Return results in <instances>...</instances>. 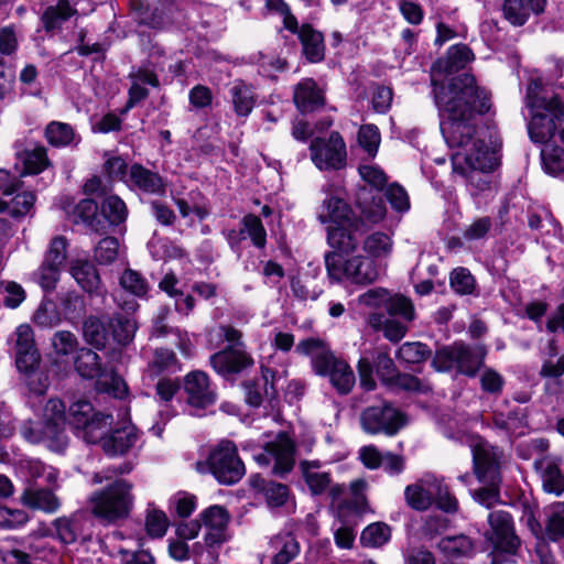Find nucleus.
Wrapping results in <instances>:
<instances>
[{
	"label": "nucleus",
	"mask_w": 564,
	"mask_h": 564,
	"mask_svg": "<svg viewBox=\"0 0 564 564\" xmlns=\"http://www.w3.org/2000/svg\"><path fill=\"white\" fill-rule=\"evenodd\" d=\"M473 50L465 43L451 45L445 55L430 67L431 96L441 117V132L448 142L462 144L470 137L473 119L491 108V94L478 85L476 76L465 70L474 61Z\"/></svg>",
	"instance_id": "obj_1"
},
{
	"label": "nucleus",
	"mask_w": 564,
	"mask_h": 564,
	"mask_svg": "<svg viewBox=\"0 0 564 564\" xmlns=\"http://www.w3.org/2000/svg\"><path fill=\"white\" fill-rule=\"evenodd\" d=\"M477 127V119H473L474 131L462 144H453L445 134L443 137L451 149H458L451 156L453 172L465 177L477 191L485 192L490 188L489 174L500 165V158L498 151L478 137Z\"/></svg>",
	"instance_id": "obj_2"
},
{
	"label": "nucleus",
	"mask_w": 564,
	"mask_h": 564,
	"mask_svg": "<svg viewBox=\"0 0 564 564\" xmlns=\"http://www.w3.org/2000/svg\"><path fill=\"white\" fill-rule=\"evenodd\" d=\"M542 78H531L525 88L524 105L529 111L527 131L530 141L546 145L564 123V99L556 93L543 94Z\"/></svg>",
	"instance_id": "obj_3"
},
{
	"label": "nucleus",
	"mask_w": 564,
	"mask_h": 564,
	"mask_svg": "<svg viewBox=\"0 0 564 564\" xmlns=\"http://www.w3.org/2000/svg\"><path fill=\"white\" fill-rule=\"evenodd\" d=\"M137 323L122 313L89 315L82 325L84 341L105 352H122L134 338Z\"/></svg>",
	"instance_id": "obj_4"
},
{
	"label": "nucleus",
	"mask_w": 564,
	"mask_h": 564,
	"mask_svg": "<svg viewBox=\"0 0 564 564\" xmlns=\"http://www.w3.org/2000/svg\"><path fill=\"white\" fill-rule=\"evenodd\" d=\"M359 247V239L352 247L332 249L324 254V263L330 282H349L356 285H369L379 278L376 260L362 254H354Z\"/></svg>",
	"instance_id": "obj_5"
},
{
	"label": "nucleus",
	"mask_w": 564,
	"mask_h": 564,
	"mask_svg": "<svg viewBox=\"0 0 564 564\" xmlns=\"http://www.w3.org/2000/svg\"><path fill=\"white\" fill-rule=\"evenodd\" d=\"M325 213L318 216L322 224H328L327 243L332 249L352 247L356 239H360L362 221L351 205L340 197L337 192L328 193L322 203Z\"/></svg>",
	"instance_id": "obj_6"
},
{
	"label": "nucleus",
	"mask_w": 564,
	"mask_h": 564,
	"mask_svg": "<svg viewBox=\"0 0 564 564\" xmlns=\"http://www.w3.org/2000/svg\"><path fill=\"white\" fill-rule=\"evenodd\" d=\"M65 406L58 399H51L44 408L42 421H28L21 427L22 436L30 443L44 444L52 452H63L68 445L64 430Z\"/></svg>",
	"instance_id": "obj_7"
},
{
	"label": "nucleus",
	"mask_w": 564,
	"mask_h": 564,
	"mask_svg": "<svg viewBox=\"0 0 564 564\" xmlns=\"http://www.w3.org/2000/svg\"><path fill=\"white\" fill-rule=\"evenodd\" d=\"M133 485L126 479H116L90 497L91 512L109 522L129 516L134 501Z\"/></svg>",
	"instance_id": "obj_8"
},
{
	"label": "nucleus",
	"mask_w": 564,
	"mask_h": 564,
	"mask_svg": "<svg viewBox=\"0 0 564 564\" xmlns=\"http://www.w3.org/2000/svg\"><path fill=\"white\" fill-rule=\"evenodd\" d=\"M404 496L408 505L420 511L427 510L434 502L445 512H454L458 506L443 479L434 475H425L416 482L409 485Z\"/></svg>",
	"instance_id": "obj_9"
},
{
	"label": "nucleus",
	"mask_w": 564,
	"mask_h": 564,
	"mask_svg": "<svg viewBox=\"0 0 564 564\" xmlns=\"http://www.w3.org/2000/svg\"><path fill=\"white\" fill-rule=\"evenodd\" d=\"M67 421L86 443H97L111 424L112 416L96 411L90 402L79 400L69 406Z\"/></svg>",
	"instance_id": "obj_10"
},
{
	"label": "nucleus",
	"mask_w": 564,
	"mask_h": 564,
	"mask_svg": "<svg viewBox=\"0 0 564 564\" xmlns=\"http://www.w3.org/2000/svg\"><path fill=\"white\" fill-rule=\"evenodd\" d=\"M75 367L83 378H95L99 391L119 399L127 394L128 388L126 382L99 355H77Z\"/></svg>",
	"instance_id": "obj_11"
},
{
	"label": "nucleus",
	"mask_w": 564,
	"mask_h": 564,
	"mask_svg": "<svg viewBox=\"0 0 564 564\" xmlns=\"http://www.w3.org/2000/svg\"><path fill=\"white\" fill-rule=\"evenodd\" d=\"M308 150L311 161L322 172L340 171L347 165L346 142L338 131L327 138H312Z\"/></svg>",
	"instance_id": "obj_12"
},
{
	"label": "nucleus",
	"mask_w": 564,
	"mask_h": 564,
	"mask_svg": "<svg viewBox=\"0 0 564 564\" xmlns=\"http://www.w3.org/2000/svg\"><path fill=\"white\" fill-rule=\"evenodd\" d=\"M207 466L215 478L225 485H231L245 475V465L238 457L234 443L226 441L215 447L207 459Z\"/></svg>",
	"instance_id": "obj_13"
},
{
	"label": "nucleus",
	"mask_w": 564,
	"mask_h": 564,
	"mask_svg": "<svg viewBox=\"0 0 564 564\" xmlns=\"http://www.w3.org/2000/svg\"><path fill=\"white\" fill-rule=\"evenodd\" d=\"M358 368L360 383L366 390H372L376 386L375 380L372 379L373 372H376L384 382L395 383L408 390L417 388V381L414 377L401 375L397 371L389 355H378L375 369L367 358H361L359 360Z\"/></svg>",
	"instance_id": "obj_14"
},
{
	"label": "nucleus",
	"mask_w": 564,
	"mask_h": 564,
	"mask_svg": "<svg viewBox=\"0 0 564 564\" xmlns=\"http://www.w3.org/2000/svg\"><path fill=\"white\" fill-rule=\"evenodd\" d=\"M404 413L391 404L373 405L365 409L360 415L362 430L368 434H380L392 436L406 424Z\"/></svg>",
	"instance_id": "obj_15"
},
{
	"label": "nucleus",
	"mask_w": 564,
	"mask_h": 564,
	"mask_svg": "<svg viewBox=\"0 0 564 564\" xmlns=\"http://www.w3.org/2000/svg\"><path fill=\"white\" fill-rule=\"evenodd\" d=\"M261 453H254V460L261 466L272 465L276 475L289 473L294 465V442L286 433H279L274 440L263 444Z\"/></svg>",
	"instance_id": "obj_16"
},
{
	"label": "nucleus",
	"mask_w": 564,
	"mask_h": 564,
	"mask_svg": "<svg viewBox=\"0 0 564 564\" xmlns=\"http://www.w3.org/2000/svg\"><path fill=\"white\" fill-rule=\"evenodd\" d=\"M490 529L486 538L492 546L494 561L502 554H513L519 546V539L514 534L513 523L507 511L497 510L488 516Z\"/></svg>",
	"instance_id": "obj_17"
},
{
	"label": "nucleus",
	"mask_w": 564,
	"mask_h": 564,
	"mask_svg": "<svg viewBox=\"0 0 564 564\" xmlns=\"http://www.w3.org/2000/svg\"><path fill=\"white\" fill-rule=\"evenodd\" d=\"M180 370L181 366L176 360L175 355H155V358L149 362V366L144 371V377L150 380H154L160 377L155 386V390L161 401H171L178 391V380L170 379L167 376L176 373Z\"/></svg>",
	"instance_id": "obj_18"
},
{
	"label": "nucleus",
	"mask_w": 564,
	"mask_h": 564,
	"mask_svg": "<svg viewBox=\"0 0 564 564\" xmlns=\"http://www.w3.org/2000/svg\"><path fill=\"white\" fill-rule=\"evenodd\" d=\"M473 454L474 471L480 482L496 485L498 480V468L500 452L497 447L479 436H473L469 442Z\"/></svg>",
	"instance_id": "obj_19"
},
{
	"label": "nucleus",
	"mask_w": 564,
	"mask_h": 564,
	"mask_svg": "<svg viewBox=\"0 0 564 564\" xmlns=\"http://www.w3.org/2000/svg\"><path fill=\"white\" fill-rule=\"evenodd\" d=\"M316 373L328 376L339 393H348L355 384V375L343 359L335 355H315L312 360Z\"/></svg>",
	"instance_id": "obj_20"
},
{
	"label": "nucleus",
	"mask_w": 564,
	"mask_h": 564,
	"mask_svg": "<svg viewBox=\"0 0 564 564\" xmlns=\"http://www.w3.org/2000/svg\"><path fill=\"white\" fill-rule=\"evenodd\" d=\"M19 50V41L14 25L0 28V100L6 99L15 82L14 67L6 57L13 56Z\"/></svg>",
	"instance_id": "obj_21"
},
{
	"label": "nucleus",
	"mask_w": 564,
	"mask_h": 564,
	"mask_svg": "<svg viewBox=\"0 0 564 564\" xmlns=\"http://www.w3.org/2000/svg\"><path fill=\"white\" fill-rule=\"evenodd\" d=\"M15 366L30 392L36 395L46 392L50 386L47 365L41 355H17Z\"/></svg>",
	"instance_id": "obj_22"
},
{
	"label": "nucleus",
	"mask_w": 564,
	"mask_h": 564,
	"mask_svg": "<svg viewBox=\"0 0 564 564\" xmlns=\"http://www.w3.org/2000/svg\"><path fill=\"white\" fill-rule=\"evenodd\" d=\"M100 236L126 228L129 209L126 202L117 194L104 195L99 199Z\"/></svg>",
	"instance_id": "obj_23"
},
{
	"label": "nucleus",
	"mask_w": 564,
	"mask_h": 564,
	"mask_svg": "<svg viewBox=\"0 0 564 564\" xmlns=\"http://www.w3.org/2000/svg\"><path fill=\"white\" fill-rule=\"evenodd\" d=\"M127 186L148 195L164 196L166 183L164 177L143 164L134 162L130 165Z\"/></svg>",
	"instance_id": "obj_24"
},
{
	"label": "nucleus",
	"mask_w": 564,
	"mask_h": 564,
	"mask_svg": "<svg viewBox=\"0 0 564 564\" xmlns=\"http://www.w3.org/2000/svg\"><path fill=\"white\" fill-rule=\"evenodd\" d=\"M138 440L139 433L135 426L129 420H124L112 429L108 435L104 434L99 441L107 455L120 456L134 447Z\"/></svg>",
	"instance_id": "obj_25"
},
{
	"label": "nucleus",
	"mask_w": 564,
	"mask_h": 564,
	"mask_svg": "<svg viewBox=\"0 0 564 564\" xmlns=\"http://www.w3.org/2000/svg\"><path fill=\"white\" fill-rule=\"evenodd\" d=\"M356 207L359 210L357 218L362 221L360 237L369 229L368 224L375 225L380 223L387 214L384 199L380 194H373L372 191L361 188L356 197Z\"/></svg>",
	"instance_id": "obj_26"
},
{
	"label": "nucleus",
	"mask_w": 564,
	"mask_h": 564,
	"mask_svg": "<svg viewBox=\"0 0 564 564\" xmlns=\"http://www.w3.org/2000/svg\"><path fill=\"white\" fill-rule=\"evenodd\" d=\"M184 390L191 406L204 409L216 402V393L207 375L203 371L196 370L187 373L184 378Z\"/></svg>",
	"instance_id": "obj_27"
},
{
	"label": "nucleus",
	"mask_w": 564,
	"mask_h": 564,
	"mask_svg": "<svg viewBox=\"0 0 564 564\" xmlns=\"http://www.w3.org/2000/svg\"><path fill=\"white\" fill-rule=\"evenodd\" d=\"M293 102L302 115H308L322 109L326 98L324 91L312 77L301 79L294 87Z\"/></svg>",
	"instance_id": "obj_28"
},
{
	"label": "nucleus",
	"mask_w": 564,
	"mask_h": 564,
	"mask_svg": "<svg viewBox=\"0 0 564 564\" xmlns=\"http://www.w3.org/2000/svg\"><path fill=\"white\" fill-rule=\"evenodd\" d=\"M297 40L302 47V55L310 64H318L325 59L326 45L324 33L314 28L313 24L302 23Z\"/></svg>",
	"instance_id": "obj_29"
},
{
	"label": "nucleus",
	"mask_w": 564,
	"mask_h": 564,
	"mask_svg": "<svg viewBox=\"0 0 564 564\" xmlns=\"http://www.w3.org/2000/svg\"><path fill=\"white\" fill-rule=\"evenodd\" d=\"M432 365L437 371L455 369L458 373L475 376L482 359L481 355H433Z\"/></svg>",
	"instance_id": "obj_30"
},
{
	"label": "nucleus",
	"mask_w": 564,
	"mask_h": 564,
	"mask_svg": "<svg viewBox=\"0 0 564 564\" xmlns=\"http://www.w3.org/2000/svg\"><path fill=\"white\" fill-rule=\"evenodd\" d=\"M229 101L235 115L239 118H248L257 105V94L251 84L243 79H236L228 89Z\"/></svg>",
	"instance_id": "obj_31"
},
{
	"label": "nucleus",
	"mask_w": 564,
	"mask_h": 564,
	"mask_svg": "<svg viewBox=\"0 0 564 564\" xmlns=\"http://www.w3.org/2000/svg\"><path fill=\"white\" fill-rule=\"evenodd\" d=\"M206 528L205 541L208 545L220 544L226 540L228 513L220 506H212L202 513Z\"/></svg>",
	"instance_id": "obj_32"
},
{
	"label": "nucleus",
	"mask_w": 564,
	"mask_h": 564,
	"mask_svg": "<svg viewBox=\"0 0 564 564\" xmlns=\"http://www.w3.org/2000/svg\"><path fill=\"white\" fill-rule=\"evenodd\" d=\"M77 284L89 294H99L101 279L96 265L89 260H75L69 269Z\"/></svg>",
	"instance_id": "obj_33"
},
{
	"label": "nucleus",
	"mask_w": 564,
	"mask_h": 564,
	"mask_svg": "<svg viewBox=\"0 0 564 564\" xmlns=\"http://www.w3.org/2000/svg\"><path fill=\"white\" fill-rule=\"evenodd\" d=\"M23 506L46 513H54L59 508V500L48 489L28 487L20 497Z\"/></svg>",
	"instance_id": "obj_34"
},
{
	"label": "nucleus",
	"mask_w": 564,
	"mask_h": 564,
	"mask_svg": "<svg viewBox=\"0 0 564 564\" xmlns=\"http://www.w3.org/2000/svg\"><path fill=\"white\" fill-rule=\"evenodd\" d=\"M73 223L83 224L90 231L100 235L99 200L91 197L80 199L73 209Z\"/></svg>",
	"instance_id": "obj_35"
},
{
	"label": "nucleus",
	"mask_w": 564,
	"mask_h": 564,
	"mask_svg": "<svg viewBox=\"0 0 564 564\" xmlns=\"http://www.w3.org/2000/svg\"><path fill=\"white\" fill-rule=\"evenodd\" d=\"M540 471L544 491L560 496L564 491V477L557 462L553 458H542L535 464Z\"/></svg>",
	"instance_id": "obj_36"
},
{
	"label": "nucleus",
	"mask_w": 564,
	"mask_h": 564,
	"mask_svg": "<svg viewBox=\"0 0 564 564\" xmlns=\"http://www.w3.org/2000/svg\"><path fill=\"white\" fill-rule=\"evenodd\" d=\"M304 480L313 495H321L330 487L329 473L323 468L318 460L301 463Z\"/></svg>",
	"instance_id": "obj_37"
},
{
	"label": "nucleus",
	"mask_w": 564,
	"mask_h": 564,
	"mask_svg": "<svg viewBox=\"0 0 564 564\" xmlns=\"http://www.w3.org/2000/svg\"><path fill=\"white\" fill-rule=\"evenodd\" d=\"M76 10L68 0H58L56 6H48L41 15L45 32L50 33L61 29L62 24L69 20Z\"/></svg>",
	"instance_id": "obj_38"
},
{
	"label": "nucleus",
	"mask_w": 564,
	"mask_h": 564,
	"mask_svg": "<svg viewBox=\"0 0 564 564\" xmlns=\"http://www.w3.org/2000/svg\"><path fill=\"white\" fill-rule=\"evenodd\" d=\"M210 364L219 375L229 377L250 367L252 359L248 355H212Z\"/></svg>",
	"instance_id": "obj_39"
},
{
	"label": "nucleus",
	"mask_w": 564,
	"mask_h": 564,
	"mask_svg": "<svg viewBox=\"0 0 564 564\" xmlns=\"http://www.w3.org/2000/svg\"><path fill=\"white\" fill-rule=\"evenodd\" d=\"M383 310L391 318L399 317L406 323L413 322L416 317L412 300L401 293H390Z\"/></svg>",
	"instance_id": "obj_40"
},
{
	"label": "nucleus",
	"mask_w": 564,
	"mask_h": 564,
	"mask_svg": "<svg viewBox=\"0 0 564 564\" xmlns=\"http://www.w3.org/2000/svg\"><path fill=\"white\" fill-rule=\"evenodd\" d=\"M174 3H161L160 6L149 7L142 18L137 20L138 25H144L150 29L161 31L170 25L173 21L171 9Z\"/></svg>",
	"instance_id": "obj_41"
},
{
	"label": "nucleus",
	"mask_w": 564,
	"mask_h": 564,
	"mask_svg": "<svg viewBox=\"0 0 564 564\" xmlns=\"http://www.w3.org/2000/svg\"><path fill=\"white\" fill-rule=\"evenodd\" d=\"M59 307L64 317L75 322L86 314V302L82 294L76 291H67L57 295Z\"/></svg>",
	"instance_id": "obj_42"
},
{
	"label": "nucleus",
	"mask_w": 564,
	"mask_h": 564,
	"mask_svg": "<svg viewBox=\"0 0 564 564\" xmlns=\"http://www.w3.org/2000/svg\"><path fill=\"white\" fill-rule=\"evenodd\" d=\"M271 547L275 551L272 564H289L300 551L299 543L291 534L276 535L271 540Z\"/></svg>",
	"instance_id": "obj_43"
},
{
	"label": "nucleus",
	"mask_w": 564,
	"mask_h": 564,
	"mask_svg": "<svg viewBox=\"0 0 564 564\" xmlns=\"http://www.w3.org/2000/svg\"><path fill=\"white\" fill-rule=\"evenodd\" d=\"M371 324L376 329L382 330L384 338L391 343H399L408 333L406 324L395 318H387L383 314H372Z\"/></svg>",
	"instance_id": "obj_44"
},
{
	"label": "nucleus",
	"mask_w": 564,
	"mask_h": 564,
	"mask_svg": "<svg viewBox=\"0 0 564 564\" xmlns=\"http://www.w3.org/2000/svg\"><path fill=\"white\" fill-rule=\"evenodd\" d=\"M393 242L391 238L382 231H376L369 235L364 241V250L366 257L376 260L379 258H387L392 252Z\"/></svg>",
	"instance_id": "obj_45"
},
{
	"label": "nucleus",
	"mask_w": 564,
	"mask_h": 564,
	"mask_svg": "<svg viewBox=\"0 0 564 564\" xmlns=\"http://www.w3.org/2000/svg\"><path fill=\"white\" fill-rule=\"evenodd\" d=\"M241 231L249 237L256 248L262 249L267 245V230L262 220L256 214L249 213L241 218Z\"/></svg>",
	"instance_id": "obj_46"
},
{
	"label": "nucleus",
	"mask_w": 564,
	"mask_h": 564,
	"mask_svg": "<svg viewBox=\"0 0 564 564\" xmlns=\"http://www.w3.org/2000/svg\"><path fill=\"white\" fill-rule=\"evenodd\" d=\"M44 137L50 145L64 148L73 142L75 132L69 123L51 121L45 128Z\"/></svg>",
	"instance_id": "obj_47"
},
{
	"label": "nucleus",
	"mask_w": 564,
	"mask_h": 564,
	"mask_svg": "<svg viewBox=\"0 0 564 564\" xmlns=\"http://www.w3.org/2000/svg\"><path fill=\"white\" fill-rule=\"evenodd\" d=\"M19 468L20 473H24L32 480L44 479L48 484H54L58 477L54 467L45 465L39 459H22Z\"/></svg>",
	"instance_id": "obj_48"
},
{
	"label": "nucleus",
	"mask_w": 564,
	"mask_h": 564,
	"mask_svg": "<svg viewBox=\"0 0 564 564\" xmlns=\"http://www.w3.org/2000/svg\"><path fill=\"white\" fill-rule=\"evenodd\" d=\"M501 12L503 19L513 28L527 24L531 15L525 0H503Z\"/></svg>",
	"instance_id": "obj_49"
},
{
	"label": "nucleus",
	"mask_w": 564,
	"mask_h": 564,
	"mask_svg": "<svg viewBox=\"0 0 564 564\" xmlns=\"http://www.w3.org/2000/svg\"><path fill=\"white\" fill-rule=\"evenodd\" d=\"M541 164L543 171L550 176H560L564 173V149L558 145L541 150Z\"/></svg>",
	"instance_id": "obj_50"
},
{
	"label": "nucleus",
	"mask_w": 564,
	"mask_h": 564,
	"mask_svg": "<svg viewBox=\"0 0 564 564\" xmlns=\"http://www.w3.org/2000/svg\"><path fill=\"white\" fill-rule=\"evenodd\" d=\"M438 549L448 558L467 556L473 551V543L466 535L446 536L438 543Z\"/></svg>",
	"instance_id": "obj_51"
},
{
	"label": "nucleus",
	"mask_w": 564,
	"mask_h": 564,
	"mask_svg": "<svg viewBox=\"0 0 564 564\" xmlns=\"http://www.w3.org/2000/svg\"><path fill=\"white\" fill-rule=\"evenodd\" d=\"M119 283L124 291L137 297H145L150 290L148 280L139 271L129 268L122 272Z\"/></svg>",
	"instance_id": "obj_52"
},
{
	"label": "nucleus",
	"mask_w": 564,
	"mask_h": 564,
	"mask_svg": "<svg viewBox=\"0 0 564 564\" xmlns=\"http://www.w3.org/2000/svg\"><path fill=\"white\" fill-rule=\"evenodd\" d=\"M449 286L459 295H470L476 289V280L469 269L454 268L449 273Z\"/></svg>",
	"instance_id": "obj_53"
},
{
	"label": "nucleus",
	"mask_w": 564,
	"mask_h": 564,
	"mask_svg": "<svg viewBox=\"0 0 564 564\" xmlns=\"http://www.w3.org/2000/svg\"><path fill=\"white\" fill-rule=\"evenodd\" d=\"M166 335H171L174 337V344L175 346L181 350V352H188L191 341L186 337V335H183L181 330L177 328H172L165 324L164 316H158L154 321V324L152 326L151 330V338H161Z\"/></svg>",
	"instance_id": "obj_54"
},
{
	"label": "nucleus",
	"mask_w": 564,
	"mask_h": 564,
	"mask_svg": "<svg viewBox=\"0 0 564 564\" xmlns=\"http://www.w3.org/2000/svg\"><path fill=\"white\" fill-rule=\"evenodd\" d=\"M391 538V530L388 524L376 522L369 524L361 532L360 541L365 546L380 547Z\"/></svg>",
	"instance_id": "obj_55"
},
{
	"label": "nucleus",
	"mask_w": 564,
	"mask_h": 564,
	"mask_svg": "<svg viewBox=\"0 0 564 564\" xmlns=\"http://www.w3.org/2000/svg\"><path fill=\"white\" fill-rule=\"evenodd\" d=\"M357 140L360 148H362L369 156L375 158L381 142L380 130L373 123L362 124L358 130Z\"/></svg>",
	"instance_id": "obj_56"
},
{
	"label": "nucleus",
	"mask_w": 564,
	"mask_h": 564,
	"mask_svg": "<svg viewBox=\"0 0 564 564\" xmlns=\"http://www.w3.org/2000/svg\"><path fill=\"white\" fill-rule=\"evenodd\" d=\"M130 166L120 155H112L105 160L102 172L110 182H122L127 185Z\"/></svg>",
	"instance_id": "obj_57"
},
{
	"label": "nucleus",
	"mask_w": 564,
	"mask_h": 564,
	"mask_svg": "<svg viewBox=\"0 0 564 564\" xmlns=\"http://www.w3.org/2000/svg\"><path fill=\"white\" fill-rule=\"evenodd\" d=\"M68 241L65 236H55L48 246L43 263L62 269L67 259Z\"/></svg>",
	"instance_id": "obj_58"
},
{
	"label": "nucleus",
	"mask_w": 564,
	"mask_h": 564,
	"mask_svg": "<svg viewBox=\"0 0 564 564\" xmlns=\"http://www.w3.org/2000/svg\"><path fill=\"white\" fill-rule=\"evenodd\" d=\"M50 165L47 151L44 147H36L25 153L23 160V174L37 175Z\"/></svg>",
	"instance_id": "obj_59"
},
{
	"label": "nucleus",
	"mask_w": 564,
	"mask_h": 564,
	"mask_svg": "<svg viewBox=\"0 0 564 564\" xmlns=\"http://www.w3.org/2000/svg\"><path fill=\"white\" fill-rule=\"evenodd\" d=\"M547 510L546 534L553 541L564 538V501L550 505Z\"/></svg>",
	"instance_id": "obj_60"
},
{
	"label": "nucleus",
	"mask_w": 564,
	"mask_h": 564,
	"mask_svg": "<svg viewBox=\"0 0 564 564\" xmlns=\"http://www.w3.org/2000/svg\"><path fill=\"white\" fill-rule=\"evenodd\" d=\"M11 200V205L7 209L12 218H22L30 213L36 202V195L32 191H17Z\"/></svg>",
	"instance_id": "obj_61"
},
{
	"label": "nucleus",
	"mask_w": 564,
	"mask_h": 564,
	"mask_svg": "<svg viewBox=\"0 0 564 564\" xmlns=\"http://www.w3.org/2000/svg\"><path fill=\"white\" fill-rule=\"evenodd\" d=\"M104 236L95 248V259L99 264L108 265L118 258L119 240L108 234Z\"/></svg>",
	"instance_id": "obj_62"
},
{
	"label": "nucleus",
	"mask_w": 564,
	"mask_h": 564,
	"mask_svg": "<svg viewBox=\"0 0 564 564\" xmlns=\"http://www.w3.org/2000/svg\"><path fill=\"white\" fill-rule=\"evenodd\" d=\"M169 528V519L162 510L149 508L145 517V531L151 538H162Z\"/></svg>",
	"instance_id": "obj_63"
},
{
	"label": "nucleus",
	"mask_w": 564,
	"mask_h": 564,
	"mask_svg": "<svg viewBox=\"0 0 564 564\" xmlns=\"http://www.w3.org/2000/svg\"><path fill=\"white\" fill-rule=\"evenodd\" d=\"M218 338L226 341L227 345L217 352H245L242 333L232 325H220L218 327Z\"/></svg>",
	"instance_id": "obj_64"
}]
</instances>
